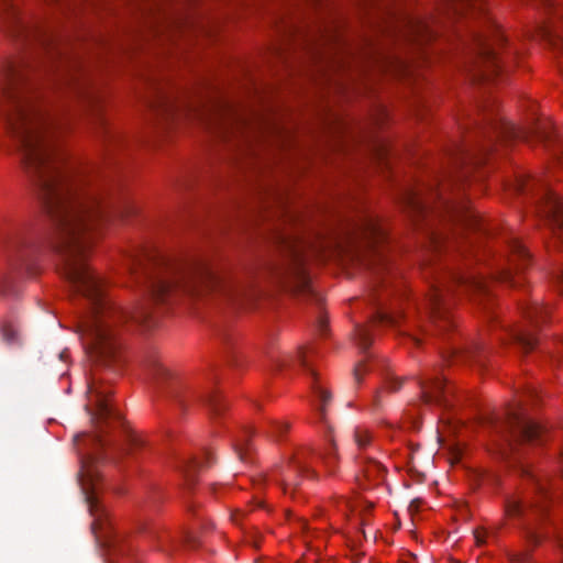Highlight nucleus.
<instances>
[{"instance_id":"1","label":"nucleus","mask_w":563,"mask_h":563,"mask_svg":"<svg viewBox=\"0 0 563 563\" xmlns=\"http://www.w3.org/2000/svg\"><path fill=\"white\" fill-rule=\"evenodd\" d=\"M0 16L7 32L26 48L23 56L7 59L0 69V146L19 154L21 165L51 219L52 233L40 245L20 233L0 235V254L15 269L34 272L44 251L55 255L58 273L73 291L87 302L79 329H122L145 323L148 307L124 309L104 291V280L89 266L88 251L100 228L111 218L135 212L128 199L106 198L92 186L91 176L67 165L56 139L67 126L64 111L42 100L40 79L53 76L54 85L85 95L79 75L84 64L78 52L48 27L24 21L13 0H0Z\"/></svg>"},{"instance_id":"2","label":"nucleus","mask_w":563,"mask_h":563,"mask_svg":"<svg viewBox=\"0 0 563 563\" xmlns=\"http://www.w3.org/2000/svg\"><path fill=\"white\" fill-rule=\"evenodd\" d=\"M128 271L148 301L166 303L183 298L242 297L247 285L216 271L205 260H175L153 249H140L128 257Z\"/></svg>"},{"instance_id":"3","label":"nucleus","mask_w":563,"mask_h":563,"mask_svg":"<svg viewBox=\"0 0 563 563\" xmlns=\"http://www.w3.org/2000/svg\"><path fill=\"white\" fill-rule=\"evenodd\" d=\"M485 0H442V9L448 19L471 15L478 25L468 26L467 43L472 51L470 73L476 82L495 80L507 71L516 52L501 49L507 40L499 27L488 16L484 8Z\"/></svg>"},{"instance_id":"4","label":"nucleus","mask_w":563,"mask_h":563,"mask_svg":"<svg viewBox=\"0 0 563 563\" xmlns=\"http://www.w3.org/2000/svg\"><path fill=\"white\" fill-rule=\"evenodd\" d=\"M481 111L482 119L475 121L474 135L463 143H455L450 150L456 170L482 164L499 142L530 137L547 142L551 139V131L544 124L538 123L529 129L518 128L495 113L494 106H485Z\"/></svg>"},{"instance_id":"5","label":"nucleus","mask_w":563,"mask_h":563,"mask_svg":"<svg viewBox=\"0 0 563 563\" xmlns=\"http://www.w3.org/2000/svg\"><path fill=\"white\" fill-rule=\"evenodd\" d=\"M466 178V173L450 176L443 185H432L424 189H410L404 195V205L415 219L437 217L456 222L463 228L487 232L479 216L461 195L457 187Z\"/></svg>"},{"instance_id":"6","label":"nucleus","mask_w":563,"mask_h":563,"mask_svg":"<svg viewBox=\"0 0 563 563\" xmlns=\"http://www.w3.org/2000/svg\"><path fill=\"white\" fill-rule=\"evenodd\" d=\"M92 457L82 460L80 485L92 517L91 530L98 543L107 551L108 563H125L132 545L123 536L112 531L108 510L98 498V473L92 468Z\"/></svg>"},{"instance_id":"7","label":"nucleus","mask_w":563,"mask_h":563,"mask_svg":"<svg viewBox=\"0 0 563 563\" xmlns=\"http://www.w3.org/2000/svg\"><path fill=\"white\" fill-rule=\"evenodd\" d=\"M276 245L279 256L268 265L269 274L294 294H311L310 279L305 267V243L291 234L278 233Z\"/></svg>"},{"instance_id":"8","label":"nucleus","mask_w":563,"mask_h":563,"mask_svg":"<svg viewBox=\"0 0 563 563\" xmlns=\"http://www.w3.org/2000/svg\"><path fill=\"white\" fill-rule=\"evenodd\" d=\"M429 295L427 299L428 309L432 318L444 319L449 309L448 296L454 287L467 292H488V282L482 276L472 272L432 271Z\"/></svg>"},{"instance_id":"9","label":"nucleus","mask_w":563,"mask_h":563,"mask_svg":"<svg viewBox=\"0 0 563 563\" xmlns=\"http://www.w3.org/2000/svg\"><path fill=\"white\" fill-rule=\"evenodd\" d=\"M494 428L500 437V453L508 456L515 445L520 442H534L542 435V428L530 420L520 406L507 410L503 420L494 422Z\"/></svg>"},{"instance_id":"10","label":"nucleus","mask_w":563,"mask_h":563,"mask_svg":"<svg viewBox=\"0 0 563 563\" xmlns=\"http://www.w3.org/2000/svg\"><path fill=\"white\" fill-rule=\"evenodd\" d=\"M539 186V212L548 221L553 230H563V202L561 198L552 191L548 185L541 180L531 178L529 175L520 174L517 176L514 189L518 194H528Z\"/></svg>"},{"instance_id":"11","label":"nucleus","mask_w":563,"mask_h":563,"mask_svg":"<svg viewBox=\"0 0 563 563\" xmlns=\"http://www.w3.org/2000/svg\"><path fill=\"white\" fill-rule=\"evenodd\" d=\"M109 380V378L100 376L97 371L90 373L87 390L88 404L86 408L92 420L97 422H103L110 419L115 421L121 420L120 412L110 400L112 390L108 385Z\"/></svg>"},{"instance_id":"12","label":"nucleus","mask_w":563,"mask_h":563,"mask_svg":"<svg viewBox=\"0 0 563 563\" xmlns=\"http://www.w3.org/2000/svg\"><path fill=\"white\" fill-rule=\"evenodd\" d=\"M506 244L508 250L507 258L505 260V263L500 264L496 269L494 278L515 287L519 284L516 274L528 266L530 263V254L515 236H509L506 240Z\"/></svg>"},{"instance_id":"13","label":"nucleus","mask_w":563,"mask_h":563,"mask_svg":"<svg viewBox=\"0 0 563 563\" xmlns=\"http://www.w3.org/2000/svg\"><path fill=\"white\" fill-rule=\"evenodd\" d=\"M351 239L378 254V246L387 240V232L378 217L364 213L353 223Z\"/></svg>"},{"instance_id":"14","label":"nucleus","mask_w":563,"mask_h":563,"mask_svg":"<svg viewBox=\"0 0 563 563\" xmlns=\"http://www.w3.org/2000/svg\"><path fill=\"white\" fill-rule=\"evenodd\" d=\"M269 360H271L273 366H275L277 369L287 368L295 361H298L309 372V374L314 379L313 385H312L313 393L316 394V396L319 398V401H320V404L317 408L318 416H319L320 421L324 422L327 405L331 400V394L318 383L314 371L312 368H310L308 365L305 352L301 349H299L295 356L290 355V354L275 355V354L271 353Z\"/></svg>"},{"instance_id":"15","label":"nucleus","mask_w":563,"mask_h":563,"mask_svg":"<svg viewBox=\"0 0 563 563\" xmlns=\"http://www.w3.org/2000/svg\"><path fill=\"white\" fill-rule=\"evenodd\" d=\"M396 33L402 40L415 43L430 41L435 35L431 22L421 16L405 15L396 26Z\"/></svg>"},{"instance_id":"16","label":"nucleus","mask_w":563,"mask_h":563,"mask_svg":"<svg viewBox=\"0 0 563 563\" xmlns=\"http://www.w3.org/2000/svg\"><path fill=\"white\" fill-rule=\"evenodd\" d=\"M418 384L424 404L438 405L444 408L451 406L450 395L452 394V388L445 384L443 378L438 376L428 379L420 378Z\"/></svg>"},{"instance_id":"17","label":"nucleus","mask_w":563,"mask_h":563,"mask_svg":"<svg viewBox=\"0 0 563 563\" xmlns=\"http://www.w3.org/2000/svg\"><path fill=\"white\" fill-rule=\"evenodd\" d=\"M314 475V472L310 468L308 461V452L303 451L298 453L292 462L282 471V485L284 492L288 493L294 490L299 485V479L302 475Z\"/></svg>"},{"instance_id":"18","label":"nucleus","mask_w":563,"mask_h":563,"mask_svg":"<svg viewBox=\"0 0 563 563\" xmlns=\"http://www.w3.org/2000/svg\"><path fill=\"white\" fill-rule=\"evenodd\" d=\"M538 500L511 498L506 504V511L511 517H525L529 511L543 512L547 493L541 486L537 487Z\"/></svg>"},{"instance_id":"19","label":"nucleus","mask_w":563,"mask_h":563,"mask_svg":"<svg viewBox=\"0 0 563 563\" xmlns=\"http://www.w3.org/2000/svg\"><path fill=\"white\" fill-rule=\"evenodd\" d=\"M151 107L161 112L163 115L168 117H174L191 111L185 101L179 102L176 97L165 92H159L156 100L152 102Z\"/></svg>"},{"instance_id":"20","label":"nucleus","mask_w":563,"mask_h":563,"mask_svg":"<svg viewBox=\"0 0 563 563\" xmlns=\"http://www.w3.org/2000/svg\"><path fill=\"white\" fill-rule=\"evenodd\" d=\"M206 466L212 464V456L209 451L205 453ZM205 464L197 457H183L177 462V467L181 471L185 476L187 484H191L195 481L197 472L202 468Z\"/></svg>"},{"instance_id":"21","label":"nucleus","mask_w":563,"mask_h":563,"mask_svg":"<svg viewBox=\"0 0 563 563\" xmlns=\"http://www.w3.org/2000/svg\"><path fill=\"white\" fill-rule=\"evenodd\" d=\"M142 366L144 371L157 382L169 377L168 369L161 364L155 352H148L144 355Z\"/></svg>"},{"instance_id":"22","label":"nucleus","mask_w":563,"mask_h":563,"mask_svg":"<svg viewBox=\"0 0 563 563\" xmlns=\"http://www.w3.org/2000/svg\"><path fill=\"white\" fill-rule=\"evenodd\" d=\"M510 336L514 343L525 353L532 351L537 344L532 329H514Z\"/></svg>"},{"instance_id":"23","label":"nucleus","mask_w":563,"mask_h":563,"mask_svg":"<svg viewBox=\"0 0 563 563\" xmlns=\"http://www.w3.org/2000/svg\"><path fill=\"white\" fill-rule=\"evenodd\" d=\"M522 312L530 322L531 328L537 329L548 317V309L539 303L538 300L522 307Z\"/></svg>"},{"instance_id":"24","label":"nucleus","mask_w":563,"mask_h":563,"mask_svg":"<svg viewBox=\"0 0 563 563\" xmlns=\"http://www.w3.org/2000/svg\"><path fill=\"white\" fill-rule=\"evenodd\" d=\"M360 464L364 476L369 481L383 479L387 473L386 467L372 457H360Z\"/></svg>"},{"instance_id":"25","label":"nucleus","mask_w":563,"mask_h":563,"mask_svg":"<svg viewBox=\"0 0 563 563\" xmlns=\"http://www.w3.org/2000/svg\"><path fill=\"white\" fill-rule=\"evenodd\" d=\"M540 33L542 38L555 51L561 71L563 73V36L548 26H543Z\"/></svg>"},{"instance_id":"26","label":"nucleus","mask_w":563,"mask_h":563,"mask_svg":"<svg viewBox=\"0 0 563 563\" xmlns=\"http://www.w3.org/2000/svg\"><path fill=\"white\" fill-rule=\"evenodd\" d=\"M100 133L103 137V142L107 148L108 154L112 152V147L119 146L123 143V137L121 133L106 123V121L100 122Z\"/></svg>"},{"instance_id":"27","label":"nucleus","mask_w":563,"mask_h":563,"mask_svg":"<svg viewBox=\"0 0 563 563\" xmlns=\"http://www.w3.org/2000/svg\"><path fill=\"white\" fill-rule=\"evenodd\" d=\"M254 432L255 431L252 428L245 429L242 432V437L239 440H236V442L234 444L235 452L238 453L239 457L242 461H245V459H246V452L249 450V442H250L251 437L254 434Z\"/></svg>"},{"instance_id":"28","label":"nucleus","mask_w":563,"mask_h":563,"mask_svg":"<svg viewBox=\"0 0 563 563\" xmlns=\"http://www.w3.org/2000/svg\"><path fill=\"white\" fill-rule=\"evenodd\" d=\"M203 402L209 407L214 416H219L224 409L225 404L217 393H210L203 398Z\"/></svg>"},{"instance_id":"29","label":"nucleus","mask_w":563,"mask_h":563,"mask_svg":"<svg viewBox=\"0 0 563 563\" xmlns=\"http://www.w3.org/2000/svg\"><path fill=\"white\" fill-rule=\"evenodd\" d=\"M271 430L265 431V434L269 438L279 439L282 435L287 432L290 428V424L286 421H277L272 420L269 422Z\"/></svg>"},{"instance_id":"30","label":"nucleus","mask_w":563,"mask_h":563,"mask_svg":"<svg viewBox=\"0 0 563 563\" xmlns=\"http://www.w3.org/2000/svg\"><path fill=\"white\" fill-rule=\"evenodd\" d=\"M353 437L358 449H365L372 441L371 432L363 427H356Z\"/></svg>"},{"instance_id":"31","label":"nucleus","mask_w":563,"mask_h":563,"mask_svg":"<svg viewBox=\"0 0 563 563\" xmlns=\"http://www.w3.org/2000/svg\"><path fill=\"white\" fill-rule=\"evenodd\" d=\"M319 457L323 461L329 473L333 474L334 465L336 462V452H335V448H334V444L332 441L330 442V446L327 449V451L323 454H321Z\"/></svg>"},{"instance_id":"32","label":"nucleus","mask_w":563,"mask_h":563,"mask_svg":"<svg viewBox=\"0 0 563 563\" xmlns=\"http://www.w3.org/2000/svg\"><path fill=\"white\" fill-rule=\"evenodd\" d=\"M356 341L363 350H366L371 344V334L367 328L357 325L355 329Z\"/></svg>"},{"instance_id":"33","label":"nucleus","mask_w":563,"mask_h":563,"mask_svg":"<svg viewBox=\"0 0 563 563\" xmlns=\"http://www.w3.org/2000/svg\"><path fill=\"white\" fill-rule=\"evenodd\" d=\"M320 36L324 38L327 42L335 43L338 45H345L343 40L341 38V35L338 33L336 29L328 30L324 29L323 31H320Z\"/></svg>"},{"instance_id":"34","label":"nucleus","mask_w":563,"mask_h":563,"mask_svg":"<svg viewBox=\"0 0 563 563\" xmlns=\"http://www.w3.org/2000/svg\"><path fill=\"white\" fill-rule=\"evenodd\" d=\"M181 542L186 547L194 549L198 545V538L194 532H186L181 538Z\"/></svg>"},{"instance_id":"35","label":"nucleus","mask_w":563,"mask_h":563,"mask_svg":"<svg viewBox=\"0 0 563 563\" xmlns=\"http://www.w3.org/2000/svg\"><path fill=\"white\" fill-rule=\"evenodd\" d=\"M376 321L380 322V323H388V324L396 323V319L393 316L385 313V312H377Z\"/></svg>"},{"instance_id":"36","label":"nucleus","mask_w":563,"mask_h":563,"mask_svg":"<svg viewBox=\"0 0 563 563\" xmlns=\"http://www.w3.org/2000/svg\"><path fill=\"white\" fill-rule=\"evenodd\" d=\"M430 239H431V243L433 244V246L435 249H440L444 244V239L440 234H438L434 230L430 231Z\"/></svg>"},{"instance_id":"37","label":"nucleus","mask_w":563,"mask_h":563,"mask_svg":"<svg viewBox=\"0 0 563 563\" xmlns=\"http://www.w3.org/2000/svg\"><path fill=\"white\" fill-rule=\"evenodd\" d=\"M0 294L2 296H8L10 294V278L8 276L2 277Z\"/></svg>"},{"instance_id":"38","label":"nucleus","mask_w":563,"mask_h":563,"mask_svg":"<svg viewBox=\"0 0 563 563\" xmlns=\"http://www.w3.org/2000/svg\"><path fill=\"white\" fill-rule=\"evenodd\" d=\"M386 385L390 391H397L401 387V382H398L397 378H389L387 379Z\"/></svg>"},{"instance_id":"39","label":"nucleus","mask_w":563,"mask_h":563,"mask_svg":"<svg viewBox=\"0 0 563 563\" xmlns=\"http://www.w3.org/2000/svg\"><path fill=\"white\" fill-rule=\"evenodd\" d=\"M91 442L100 448H104L107 445L106 441L102 439L100 434L89 438Z\"/></svg>"},{"instance_id":"40","label":"nucleus","mask_w":563,"mask_h":563,"mask_svg":"<svg viewBox=\"0 0 563 563\" xmlns=\"http://www.w3.org/2000/svg\"><path fill=\"white\" fill-rule=\"evenodd\" d=\"M141 445H143L142 439H140L136 435H131L130 437V446L131 448H136V446H141Z\"/></svg>"},{"instance_id":"41","label":"nucleus","mask_w":563,"mask_h":563,"mask_svg":"<svg viewBox=\"0 0 563 563\" xmlns=\"http://www.w3.org/2000/svg\"><path fill=\"white\" fill-rule=\"evenodd\" d=\"M363 369H366V365L363 363H360L354 369V376L357 382H360V375Z\"/></svg>"},{"instance_id":"42","label":"nucleus","mask_w":563,"mask_h":563,"mask_svg":"<svg viewBox=\"0 0 563 563\" xmlns=\"http://www.w3.org/2000/svg\"><path fill=\"white\" fill-rule=\"evenodd\" d=\"M544 7L552 8L554 7L553 0H539Z\"/></svg>"},{"instance_id":"43","label":"nucleus","mask_w":563,"mask_h":563,"mask_svg":"<svg viewBox=\"0 0 563 563\" xmlns=\"http://www.w3.org/2000/svg\"><path fill=\"white\" fill-rule=\"evenodd\" d=\"M325 327H327L325 321L322 318H320L319 319V329H320L321 333H323V331L325 330Z\"/></svg>"},{"instance_id":"44","label":"nucleus","mask_w":563,"mask_h":563,"mask_svg":"<svg viewBox=\"0 0 563 563\" xmlns=\"http://www.w3.org/2000/svg\"><path fill=\"white\" fill-rule=\"evenodd\" d=\"M97 112H100V109H97ZM96 120H97V123L99 126H100V122L104 121L100 113L96 114Z\"/></svg>"},{"instance_id":"45","label":"nucleus","mask_w":563,"mask_h":563,"mask_svg":"<svg viewBox=\"0 0 563 563\" xmlns=\"http://www.w3.org/2000/svg\"><path fill=\"white\" fill-rule=\"evenodd\" d=\"M418 500H412L409 508L412 509L415 507V509H418Z\"/></svg>"},{"instance_id":"46","label":"nucleus","mask_w":563,"mask_h":563,"mask_svg":"<svg viewBox=\"0 0 563 563\" xmlns=\"http://www.w3.org/2000/svg\"><path fill=\"white\" fill-rule=\"evenodd\" d=\"M174 393H175V398H177V399H178V401H179V404H180V405H183V401H184V400H183L181 398H179V396H178V391H176V390H175Z\"/></svg>"},{"instance_id":"47","label":"nucleus","mask_w":563,"mask_h":563,"mask_svg":"<svg viewBox=\"0 0 563 563\" xmlns=\"http://www.w3.org/2000/svg\"><path fill=\"white\" fill-rule=\"evenodd\" d=\"M560 283H561L562 291H563V272H562V273H561V275H560Z\"/></svg>"},{"instance_id":"48","label":"nucleus","mask_w":563,"mask_h":563,"mask_svg":"<svg viewBox=\"0 0 563 563\" xmlns=\"http://www.w3.org/2000/svg\"><path fill=\"white\" fill-rule=\"evenodd\" d=\"M77 439H80V441H85L87 439L86 435H78Z\"/></svg>"},{"instance_id":"49","label":"nucleus","mask_w":563,"mask_h":563,"mask_svg":"<svg viewBox=\"0 0 563 563\" xmlns=\"http://www.w3.org/2000/svg\"><path fill=\"white\" fill-rule=\"evenodd\" d=\"M529 394H530V396H533L536 394V390L534 389H529Z\"/></svg>"},{"instance_id":"50","label":"nucleus","mask_w":563,"mask_h":563,"mask_svg":"<svg viewBox=\"0 0 563 563\" xmlns=\"http://www.w3.org/2000/svg\"><path fill=\"white\" fill-rule=\"evenodd\" d=\"M375 402H376V405L378 404V396L377 395L375 396Z\"/></svg>"},{"instance_id":"51","label":"nucleus","mask_w":563,"mask_h":563,"mask_svg":"<svg viewBox=\"0 0 563 563\" xmlns=\"http://www.w3.org/2000/svg\"><path fill=\"white\" fill-rule=\"evenodd\" d=\"M533 542H534V543H538V539H537V537H533Z\"/></svg>"}]
</instances>
